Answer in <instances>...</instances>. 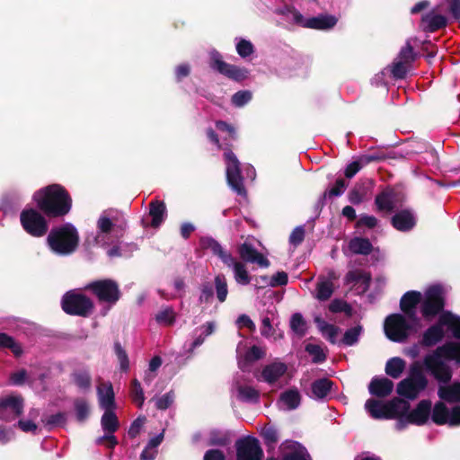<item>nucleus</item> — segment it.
I'll list each match as a JSON object with an SVG mask.
<instances>
[{
  "label": "nucleus",
  "instance_id": "nucleus-5",
  "mask_svg": "<svg viewBox=\"0 0 460 460\" xmlns=\"http://www.w3.org/2000/svg\"><path fill=\"white\" fill-rule=\"evenodd\" d=\"M420 319L408 317L406 314H391L386 317L384 329L386 337L395 342L404 341L410 335L417 332Z\"/></svg>",
  "mask_w": 460,
  "mask_h": 460
},
{
  "label": "nucleus",
  "instance_id": "nucleus-26",
  "mask_svg": "<svg viewBox=\"0 0 460 460\" xmlns=\"http://www.w3.org/2000/svg\"><path fill=\"white\" fill-rule=\"evenodd\" d=\"M337 22L338 19L334 15L320 14L305 18L304 28L325 31L333 28Z\"/></svg>",
  "mask_w": 460,
  "mask_h": 460
},
{
  "label": "nucleus",
  "instance_id": "nucleus-60",
  "mask_svg": "<svg viewBox=\"0 0 460 460\" xmlns=\"http://www.w3.org/2000/svg\"><path fill=\"white\" fill-rule=\"evenodd\" d=\"M305 349L313 357L314 363H322L326 359V355L319 345L308 344Z\"/></svg>",
  "mask_w": 460,
  "mask_h": 460
},
{
  "label": "nucleus",
  "instance_id": "nucleus-33",
  "mask_svg": "<svg viewBox=\"0 0 460 460\" xmlns=\"http://www.w3.org/2000/svg\"><path fill=\"white\" fill-rule=\"evenodd\" d=\"M422 22L426 31L433 32L446 27L447 19L442 14L430 12L422 16Z\"/></svg>",
  "mask_w": 460,
  "mask_h": 460
},
{
  "label": "nucleus",
  "instance_id": "nucleus-32",
  "mask_svg": "<svg viewBox=\"0 0 460 460\" xmlns=\"http://www.w3.org/2000/svg\"><path fill=\"white\" fill-rule=\"evenodd\" d=\"M370 280V274L360 270H350L345 277L347 284L358 285L361 292H366L368 289Z\"/></svg>",
  "mask_w": 460,
  "mask_h": 460
},
{
  "label": "nucleus",
  "instance_id": "nucleus-19",
  "mask_svg": "<svg viewBox=\"0 0 460 460\" xmlns=\"http://www.w3.org/2000/svg\"><path fill=\"white\" fill-rule=\"evenodd\" d=\"M428 385H421L420 381L412 378H404L402 380L396 388L399 395L405 397L409 400H414L418 395L425 390Z\"/></svg>",
  "mask_w": 460,
  "mask_h": 460
},
{
  "label": "nucleus",
  "instance_id": "nucleus-52",
  "mask_svg": "<svg viewBox=\"0 0 460 460\" xmlns=\"http://www.w3.org/2000/svg\"><path fill=\"white\" fill-rule=\"evenodd\" d=\"M363 331L361 325L358 324L352 328L347 330L342 338V343L347 346H353L358 341V338Z\"/></svg>",
  "mask_w": 460,
  "mask_h": 460
},
{
  "label": "nucleus",
  "instance_id": "nucleus-51",
  "mask_svg": "<svg viewBox=\"0 0 460 460\" xmlns=\"http://www.w3.org/2000/svg\"><path fill=\"white\" fill-rule=\"evenodd\" d=\"M130 396L134 403L138 407H142L145 402V395L141 384L137 379H134L131 382Z\"/></svg>",
  "mask_w": 460,
  "mask_h": 460
},
{
  "label": "nucleus",
  "instance_id": "nucleus-21",
  "mask_svg": "<svg viewBox=\"0 0 460 460\" xmlns=\"http://www.w3.org/2000/svg\"><path fill=\"white\" fill-rule=\"evenodd\" d=\"M97 397L100 407L104 410H114L115 395L111 382H102L97 386Z\"/></svg>",
  "mask_w": 460,
  "mask_h": 460
},
{
  "label": "nucleus",
  "instance_id": "nucleus-50",
  "mask_svg": "<svg viewBox=\"0 0 460 460\" xmlns=\"http://www.w3.org/2000/svg\"><path fill=\"white\" fill-rule=\"evenodd\" d=\"M410 65L407 62L395 58L389 67V71L394 78L402 79L406 76Z\"/></svg>",
  "mask_w": 460,
  "mask_h": 460
},
{
  "label": "nucleus",
  "instance_id": "nucleus-6",
  "mask_svg": "<svg viewBox=\"0 0 460 460\" xmlns=\"http://www.w3.org/2000/svg\"><path fill=\"white\" fill-rule=\"evenodd\" d=\"M20 222L23 230L32 237H42L49 230L45 217L36 208H25L20 214Z\"/></svg>",
  "mask_w": 460,
  "mask_h": 460
},
{
  "label": "nucleus",
  "instance_id": "nucleus-30",
  "mask_svg": "<svg viewBox=\"0 0 460 460\" xmlns=\"http://www.w3.org/2000/svg\"><path fill=\"white\" fill-rule=\"evenodd\" d=\"M393 389L394 383L386 377H375L368 385L369 393L377 397L389 395Z\"/></svg>",
  "mask_w": 460,
  "mask_h": 460
},
{
  "label": "nucleus",
  "instance_id": "nucleus-41",
  "mask_svg": "<svg viewBox=\"0 0 460 460\" xmlns=\"http://www.w3.org/2000/svg\"><path fill=\"white\" fill-rule=\"evenodd\" d=\"M440 323L445 324L455 338L460 339V316L446 312L440 314Z\"/></svg>",
  "mask_w": 460,
  "mask_h": 460
},
{
  "label": "nucleus",
  "instance_id": "nucleus-3",
  "mask_svg": "<svg viewBox=\"0 0 460 460\" xmlns=\"http://www.w3.org/2000/svg\"><path fill=\"white\" fill-rule=\"evenodd\" d=\"M125 227L126 222L121 213L114 209L105 210L97 221V234L93 242L100 246L115 244L122 236Z\"/></svg>",
  "mask_w": 460,
  "mask_h": 460
},
{
  "label": "nucleus",
  "instance_id": "nucleus-49",
  "mask_svg": "<svg viewBox=\"0 0 460 460\" xmlns=\"http://www.w3.org/2000/svg\"><path fill=\"white\" fill-rule=\"evenodd\" d=\"M73 380L77 387L86 391L91 388L92 378L87 370H79L73 374Z\"/></svg>",
  "mask_w": 460,
  "mask_h": 460
},
{
  "label": "nucleus",
  "instance_id": "nucleus-61",
  "mask_svg": "<svg viewBox=\"0 0 460 460\" xmlns=\"http://www.w3.org/2000/svg\"><path fill=\"white\" fill-rule=\"evenodd\" d=\"M10 381L14 385H22L25 383H32V378L24 369H21L11 375Z\"/></svg>",
  "mask_w": 460,
  "mask_h": 460
},
{
  "label": "nucleus",
  "instance_id": "nucleus-63",
  "mask_svg": "<svg viewBox=\"0 0 460 460\" xmlns=\"http://www.w3.org/2000/svg\"><path fill=\"white\" fill-rule=\"evenodd\" d=\"M174 401V394L168 392L155 401V406L159 410H165L169 408Z\"/></svg>",
  "mask_w": 460,
  "mask_h": 460
},
{
  "label": "nucleus",
  "instance_id": "nucleus-22",
  "mask_svg": "<svg viewBox=\"0 0 460 460\" xmlns=\"http://www.w3.org/2000/svg\"><path fill=\"white\" fill-rule=\"evenodd\" d=\"M239 254L244 261L257 263L259 266L263 268H267L270 265L269 261L249 242H244L239 247Z\"/></svg>",
  "mask_w": 460,
  "mask_h": 460
},
{
  "label": "nucleus",
  "instance_id": "nucleus-56",
  "mask_svg": "<svg viewBox=\"0 0 460 460\" xmlns=\"http://www.w3.org/2000/svg\"><path fill=\"white\" fill-rule=\"evenodd\" d=\"M114 351L118 358L120 369L127 372L129 369V360L127 352L119 342L114 344Z\"/></svg>",
  "mask_w": 460,
  "mask_h": 460
},
{
  "label": "nucleus",
  "instance_id": "nucleus-48",
  "mask_svg": "<svg viewBox=\"0 0 460 460\" xmlns=\"http://www.w3.org/2000/svg\"><path fill=\"white\" fill-rule=\"evenodd\" d=\"M76 420L80 422L84 421L90 413L88 402L84 398H77L74 402Z\"/></svg>",
  "mask_w": 460,
  "mask_h": 460
},
{
  "label": "nucleus",
  "instance_id": "nucleus-64",
  "mask_svg": "<svg viewBox=\"0 0 460 460\" xmlns=\"http://www.w3.org/2000/svg\"><path fill=\"white\" fill-rule=\"evenodd\" d=\"M284 460H311V457L305 448L301 447L287 455Z\"/></svg>",
  "mask_w": 460,
  "mask_h": 460
},
{
  "label": "nucleus",
  "instance_id": "nucleus-27",
  "mask_svg": "<svg viewBox=\"0 0 460 460\" xmlns=\"http://www.w3.org/2000/svg\"><path fill=\"white\" fill-rule=\"evenodd\" d=\"M430 401L422 400L419 402L417 407L407 415V420L411 423L422 425L428 420L430 415Z\"/></svg>",
  "mask_w": 460,
  "mask_h": 460
},
{
  "label": "nucleus",
  "instance_id": "nucleus-31",
  "mask_svg": "<svg viewBox=\"0 0 460 460\" xmlns=\"http://www.w3.org/2000/svg\"><path fill=\"white\" fill-rule=\"evenodd\" d=\"M216 330V323L214 322H208L197 327L193 331V341L190 343L189 351H193L198 347L201 346L206 338L211 335Z\"/></svg>",
  "mask_w": 460,
  "mask_h": 460
},
{
  "label": "nucleus",
  "instance_id": "nucleus-58",
  "mask_svg": "<svg viewBox=\"0 0 460 460\" xmlns=\"http://www.w3.org/2000/svg\"><path fill=\"white\" fill-rule=\"evenodd\" d=\"M290 327L296 333L300 336L305 333V322L301 314L296 313L292 315L290 320Z\"/></svg>",
  "mask_w": 460,
  "mask_h": 460
},
{
  "label": "nucleus",
  "instance_id": "nucleus-44",
  "mask_svg": "<svg viewBox=\"0 0 460 460\" xmlns=\"http://www.w3.org/2000/svg\"><path fill=\"white\" fill-rule=\"evenodd\" d=\"M156 323L160 325H172L176 320V313L171 306L162 307L155 315Z\"/></svg>",
  "mask_w": 460,
  "mask_h": 460
},
{
  "label": "nucleus",
  "instance_id": "nucleus-29",
  "mask_svg": "<svg viewBox=\"0 0 460 460\" xmlns=\"http://www.w3.org/2000/svg\"><path fill=\"white\" fill-rule=\"evenodd\" d=\"M444 327L446 326L440 323L439 317L437 323L431 325L424 332L421 340L422 345L430 347L439 342L445 335Z\"/></svg>",
  "mask_w": 460,
  "mask_h": 460
},
{
  "label": "nucleus",
  "instance_id": "nucleus-2",
  "mask_svg": "<svg viewBox=\"0 0 460 460\" xmlns=\"http://www.w3.org/2000/svg\"><path fill=\"white\" fill-rule=\"evenodd\" d=\"M33 199L38 208L49 217H61L71 209L72 199L58 184H52L36 191Z\"/></svg>",
  "mask_w": 460,
  "mask_h": 460
},
{
  "label": "nucleus",
  "instance_id": "nucleus-46",
  "mask_svg": "<svg viewBox=\"0 0 460 460\" xmlns=\"http://www.w3.org/2000/svg\"><path fill=\"white\" fill-rule=\"evenodd\" d=\"M214 287L217 299L219 303H224L228 295V285L225 275L217 274L214 279Z\"/></svg>",
  "mask_w": 460,
  "mask_h": 460
},
{
  "label": "nucleus",
  "instance_id": "nucleus-35",
  "mask_svg": "<svg viewBox=\"0 0 460 460\" xmlns=\"http://www.w3.org/2000/svg\"><path fill=\"white\" fill-rule=\"evenodd\" d=\"M365 409L373 419H389L386 403L368 399L365 403Z\"/></svg>",
  "mask_w": 460,
  "mask_h": 460
},
{
  "label": "nucleus",
  "instance_id": "nucleus-11",
  "mask_svg": "<svg viewBox=\"0 0 460 460\" xmlns=\"http://www.w3.org/2000/svg\"><path fill=\"white\" fill-rule=\"evenodd\" d=\"M288 372V366L279 359L265 365L261 373L256 375L258 381L264 382L270 386H281V380Z\"/></svg>",
  "mask_w": 460,
  "mask_h": 460
},
{
  "label": "nucleus",
  "instance_id": "nucleus-39",
  "mask_svg": "<svg viewBox=\"0 0 460 460\" xmlns=\"http://www.w3.org/2000/svg\"><path fill=\"white\" fill-rule=\"evenodd\" d=\"M371 185V181H366L356 185L349 192V201L355 205L363 202L370 195Z\"/></svg>",
  "mask_w": 460,
  "mask_h": 460
},
{
  "label": "nucleus",
  "instance_id": "nucleus-9",
  "mask_svg": "<svg viewBox=\"0 0 460 460\" xmlns=\"http://www.w3.org/2000/svg\"><path fill=\"white\" fill-rule=\"evenodd\" d=\"M226 164V180L231 189L238 195H245V190L241 176L240 163L235 155L231 151H226L224 154Z\"/></svg>",
  "mask_w": 460,
  "mask_h": 460
},
{
  "label": "nucleus",
  "instance_id": "nucleus-47",
  "mask_svg": "<svg viewBox=\"0 0 460 460\" xmlns=\"http://www.w3.org/2000/svg\"><path fill=\"white\" fill-rule=\"evenodd\" d=\"M386 407L389 412V419L396 415L402 414L409 410V403L401 398H394L386 402Z\"/></svg>",
  "mask_w": 460,
  "mask_h": 460
},
{
  "label": "nucleus",
  "instance_id": "nucleus-25",
  "mask_svg": "<svg viewBox=\"0 0 460 460\" xmlns=\"http://www.w3.org/2000/svg\"><path fill=\"white\" fill-rule=\"evenodd\" d=\"M422 295L418 291H408L401 298L400 305L402 311L408 316L418 318L416 305L420 303Z\"/></svg>",
  "mask_w": 460,
  "mask_h": 460
},
{
  "label": "nucleus",
  "instance_id": "nucleus-28",
  "mask_svg": "<svg viewBox=\"0 0 460 460\" xmlns=\"http://www.w3.org/2000/svg\"><path fill=\"white\" fill-rule=\"evenodd\" d=\"M415 224V217L410 210H401L392 217L393 226L401 232L410 231Z\"/></svg>",
  "mask_w": 460,
  "mask_h": 460
},
{
  "label": "nucleus",
  "instance_id": "nucleus-62",
  "mask_svg": "<svg viewBox=\"0 0 460 460\" xmlns=\"http://www.w3.org/2000/svg\"><path fill=\"white\" fill-rule=\"evenodd\" d=\"M400 60L411 64V62L415 59V54L413 52V49L408 41L404 47L400 50L397 58Z\"/></svg>",
  "mask_w": 460,
  "mask_h": 460
},
{
  "label": "nucleus",
  "instance_id": "nucleus-8",
  "mask_svg": "<svg viewBox=\"0 0 460 460\" xmlns=\"http://www.w3.org/2000/svg\"><path fill=\"white\" fill-rule=\"evenodd\" d=\"M62 308L66 314L86 316L93 309V302L83 294L68 292L62 299Z\"/></svg>",
  "mask_w": 460,
  "mask_h": 460
},
{
  "label": "nucleus",
  "instance_id": "nucleus-1",
  "mask_svg": "<svg viewBox=\"0 0 460 460\" xmlns=\"http://www.w3.org/2000/svg\"><path fill=\"white\" fill-rule=\"evenodd\" d=\"M447 361H456L460 365V341L447 342L438 347L432 353L425 356L423 367L438 383V395L447 402H460V382L448 384L453 371Z\"/></svg>",
  "mask_w": 460,
  "mask_h": 460
},
{
  "label": "nucleus",
  "instance_id": "nucleus-14",
  "mask_svg": "<svg viewBox=\"0 0 460 460\" xmlns=\"http://www.w3.org/2000/svg\"><path fill=\"white\" fill-rule=\"evenodd\" d=\"M23 411V399L20 395H6L0 398V420L13 421Z\"/></svg>",
  "mask_w": 460,
  "mask_h": 460
},
{
  "label": "nucleus",
  "instance_id": "nucleus-53",
  "mask_svg": "<svg viewBox=\"0 0 460 460\" xmlns=\"http://www.w3.org/2000/svg\"><path fill=\"white\" fill-rule=\"evenodd\" d=\"M216 128L221 134H226L224 137V141L226 142L224 145L228 146L229 142L235 139V130L233 126L227 124L225 121L218 120L216 122Z\"/></svg>",
  "mask_w": 460,
  "mask_h": 460
},
{
  "label": "nucleus",
  "instance_id": "nucleus-37",
  "mask_svg": "<svg viewBox=\"0 0 460 460\" xmlns=\"http://www.w3.org/2000/svg\"><path fill=\"white\" fill-rule=\"evenodd\" d=\"M376 205L380 211L391 212L395 208V193L390 190H384L376 196Z\"/></svg>",
  "mask_w": 460,
  "mask_h": 460
},
{
  "label": "nucleus",
  "instance_id": "nucleus-23",
  "mask_svg": "<svg viewBox=\"0 0 460 460\" xmlns=\"http://www.w3.org/2000/svg\"><path fill=\"white\" fill-rule=\"evenodd\" d=\"M301 403V394L296 388L288 389L281 393L277 405L282 411H293L299 407Z\"/></svg>",
  "mask_w": 460,
  "mask_h": 460
},
{
  "label": "nucleus",
  "instance_id": "nucleus-42",
  "mask_svg": "<svg viewBox=\"0 0 460 460\" xmlns=\"http://www.w3.org/2000/svg\"><path fill=\"white\" fill-rule=\"evenodd\" d=\"M405 360L399 357H394L387 360L385 364V373L389 376L397 379L402 376V374L405 370Z\"/></svg>",
  "mask_w": 460,
  "mask_h": 460
},
{
  "label": "nucleus",
  "instance_id": "nucleus-16",
  "mask_svg": "<svg viewBox=\"0 0 460 460\" xmlns=\"http://www.w3.org/2000/svg\"><path fill=\"white\" fill-rule=\"evenodd\" d=\"M237 460H261L263 452L257 438L247 437L236 443Z\"/></svg>",
  "mask_w": 460,
  "mask_h": 460
},
{
  "label": "nucleus",
  "instance_id": "nucleus-10",
  "mask_svg": "<svg viewBox=\"0 0 460 460\" xmlns=\"http://www.w3.org/2000/svg\"><path fill=\"white\" fill-rule=\"evenodd\" d=\"M88 288L98 297L100 302L110 305H114L120 296L118 284L111 279H102L91 283Z\"/></svg>",
  "mask_w": 460,
  "mask_h": 460
},
{
  "label": "nucleus",
  "instance_id": "nucleus-34",
  "mask_svg": "<svg viewBox=\"0 0 460 460\" xmlns=\"http://www.w3.org/2000/svg\"><path fill=\"white\" fill-rule=\"evenodd\" d=\"M149 215L152 217L151 226L158 227L166 217V208L163 201L154 200L149 205Z\"/></svg>",
  "mask_w": 460,
  "mask_h": 460
},
{
  "label": "nucleus",
  "instance_id": "nucleus-45",
  "mask_svg": "<svg viewBox=\"0 0 460 460\" xmlns=\"http://www.w3.org/2000/svg\"><path fill=\"white\" fill-rule=\"evenodd\" d=\"M349 250L356 254H368L371 252L372 244L368 239L355 237L349 243Z\"/></svg>",
  "mask_w": 460,
  "mask_h": 460
},
{
  "label": "nucleus",
  "instance_id": "nucleus-18",
  "mask_svg": "<svg viewBox=\"0 0 460 460\" xmlns=\"http://www.w3.org/2000/svg\"><path fill=\"white\" fill-rule=\"evenodd\" d=\"M241 343L237 346L238 366L243 372H250L252 366L266 355L265 349L256 345L251 347L244 354L241 352Z\"/></svg>",
  "mask_w": 460,
  "mask_h": 460
},
{
  "label": "nucleus",
  "instance_id": "nucleus-24",
  "mask_svg": "<svg viewBox=\"0 0 460 460\" xmlns=\"http://www.w3.org/2000/svg\"><path fill=\"white\" fill-rule=\"evenodd\" d=\"M200 246L205 250H209L214 255L217 256L225 264L233 263V256L226 251L221 244L212 237H202Z\"/></svg>",
  "mask_w": 460,
  "mask_h": 460
},
{
  "label": "nucleus",
  "instance_id": "nucleus-40",
  "mask_svg": "<svg viewBox=\"0 0 460 460\" xmlns=\"http://www.w3.org/2000/svg\"><path fill=\"white\" fill-rule=\"evenodd\" d=\"M226 265L233 269L234 278L237 284L246 286L251 282V276L242 262L236 261L233 257V263Z\"/></svg>",
  "mask_w": 460,
  "mask_h": 460
},
{
  "label": "nucleus",
  "instance_id": "nucleus-15",
  "mask_svg": "<svg viewBox=\"0 0 460 460\" xmlns=\"http://www.w3.org/2000/svg\"><path fill=\"white\" fill-rule=\"evenodd\" d=\"M210 58L211 67L220 74L235 81H242L247 77L248 71L246 69L224 62L218 52L212 51L210 53Z\"/></svg>",
  "mask_w": 460,
  "mask_h": 460
},
{
  "label": "nucleus",
  "instance_id": "nucleus-12",
  "mask_svg": "<svg viewBox=\"0 0 460 460\" xmlns=\"http://www.w3.org/2000/svg\"><path fill=\"white\" fill-rule=\"evenodd\" d=\"M101 426L104 431V435L96 439V444L102 445L104 442H107V447L113 448L118 444V440L114 436V433L119 427V422L114 410L104 411L101 419Z\"/></svg>",
  "mask_w": 460,
  "mask_h": 460
},
{
  "label": "nucleus",
  "instance_id": "nucleus-4",
  "mask_svg": "<svg viewBox=\"0 0 460 460\" xmlns=\"http://www.w3.org/2000/svg\"><path fill=\"white\" fill-rule=\"evenodd\" d=\"M47 243L50 250L60 256L73 253L79 243L77 229L70 223L53 227L48 237Z\"/></svg>",
  "mask_w": 460,
  "mask_h": 460
},
{
  "label": "nucleus",
  "instance_id": "nucleus-7",
  "mask_svg": "<svg viewBox=\"0 0 460 460\" xmlns=\"http://www.w3.org/2000/svg\"><path fill=\"white\" fill-rule=\"evenodd\" d=\"M443 308L444 299L441 288L433 286L428 288L420 305L422 316L427 320H430L438 315Z\"/></svg>",
  "mask_w": 460,
  "mask_h": 460
},
{
  "label": "nucleus",
  "instance_id": "nucleus-38",
  "mask_svg": "<svg viewBox=\"0 0 460 460\" xmlns=\"http://www.w3.org/2000/svg\"><path fill=\"white\" fill-rule=\"evenodd\" d=\"M314 323H316L319 331L322 332V334L332 344L336 343L337 337L340 332V329L331 323H328L326 321H324L322 317L316 316L314 318Z\"/></svg>",
  "mask_w": 460,
  "mask_h": 460
},
{
  "label": "nucleus",
  "instance_id": "nucleus-57",
  "mask_svg": "<svg viewBox=\"0 0 460 460\" xmlns=\"http://www.w3.org/2000/svg\"><path fill=\"white\" fill-rule=\"evenodd\" d=\"M0 348L10 349L15 356H19L22 353L20 345L5 333H0Z\"/></svg>",
  "mask_w": 460,
  "mask_h": 460
},
{
  "label": "nucleus",
  "instance_id": "nucleus-20",
  "mask_svg": "<svg viewBox=\"0 0 460 460\" xmlns=\"http://www.w3.org/2000/svg\"><path fill=\"white\" fill-rule=\"evenodd\" d=\"M232 392L239 401L243 402L256 403L260 399V392L255 387L241 384L238 380L234 383Z\"/></svg>",
  "mask_w": 460,
  "mask_h": 460
},
{
  "label": "nucleus",
  "instance_id": "nucleus-13",
  "mask_svg": "<svg viewBox=\"0 0 460 460\" xmlns=\"http://www.w3.org/2000/svg\"><path fill=\"white\" fill-rule=\"evenodd\" d=\"M431 419L438 425L460 426V406L449 409L444 402H438L433 407Z\"/></svg>",
  "mask_w": 460,
  "mask_h": 460
},
{
  "label": "nucleus",
  "instance_id": "nucleus-59",
  "mask_svg": "<svg viewBox=\"0 0 460 460\" xmlns=\"http://www.w3.org/2000/svg\"><path fill=\"white\" fill-rule=\"evenodd\" d=\"M236 51L240 57L245 58L253 53L254 48L251 41L241 39L236 42Z\"/></svg>",
  "mask_w": 460,
  "mask_h": 460
},
{
  "label": "nucleus",
  "instance_id": "nucleus-54",
  "mask_svg": "<svg viewBox=\"0 0 460 460\" xmlns=\"http://www.w3.org/2000/svg\"><path fill=\"white\" fill-rule=\"evenodd\" d=\"M422 367L420 361L413 362L409 368V376L407 378H412L420 381V385H428V379L422 372Z\"/></svg>",
  "mask_w": 460,
  "mask_h": 460
},
{
  "label": "nucleus",
  "instance_id": "nucleus-43",
  "mask_svg": "<svg viewBox=\"0 0 460 460\" xmlns=\"http://www.w3.org/2000/svg\"><path fill=\"white\" fill-rule=\"evenodd\" d=\"M332 382L327 378H322L313 382L311 385L312 396L314 399H323L332 389Z\"/></svg>",
  "mask_w": 460,
  "mask_h": 460
},
{
  "label": "nucleus",
  "instance_id": "nucleus-55",
  "mask_svg": "<svg viewBox=\"0 0 460 460\" xmlns=\"http://www.w3.org/2000/svg\"><path fill=\"white\" fill-rule=\"evenodd\" d=\"M252 98V93L248 90L236 92L231 99L232 104L237 108H241L247 104Z\"/></svg>",
  "mask_w": 460,
  "mask_h": 460
},
{
  "label": "nucleus",
  "instance_id": "nucleus-17",
  "mask_svg": "<svg viewBox=\"0 0 460 460\" xmlns=\"http://www.w3.org/2000/svg\"><path fill=\"white\" fill-rule=\"evenodd\" d=\"M338 276L334 270H329L326 275L319 276L314 296L320 301H326L331 298L334 291V281Z\"/></svg>",
  "mask_w": 460,
  "mask_h": 460
},
{
  "label": "nucleus",
  "instance_id": "nucleus-36",
  "mask_svg": "<svg viewBox=\"0 0 460 460\" xmlns=\"http://www.w3.org/2000/svg\"><path fill=\"white\" fill-rule=\"evenodd\" d=\"M277 13L282 15L288 22L304 28L305 17L295 7L290 5H285L279 8L277 11Z\"/></svg>",
  "mask_w": 460,
  "mask_h": 460
}]
</instances>
